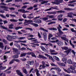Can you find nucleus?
Segmentation results:
<instances>
[{"label": "nucleus", "instance_id": "f257e3e1", "mask_svg": "<svg viewBox=\"0 0 76 76\" xmlns=\"http://www.w3.org/2000/svg\"><path fill=\"white\" fill-rule=\"evenodd\" d=\"M62 2H63V0H56L54 2H52V3L53 4H59Z\"/></svg>", "mask_w": 76, "mask_h": 76}, {"label": "nucleus", "instance_id": "f03ea898", "mask_svg": "<svg viewBox=\"0 0 76 76\" xmlns=\"http://www.w3.org/2000/svg\"><path fill=\"white\" fill-rule=\"evenodd\" d=\"M67 17H69V18H73V16H76V14H73V12H69L67 14Z\"/></svg>", "mask_w": 76, "mask_h": 76}, {"label": "nucleus", "instance_id": "7ed1b4c3", "mask_svg": "<svg viewBox=\"0 0 76 76\" xmlns=\"http://www.w3.org/2000/svg\"><path fill=\"white\" fill-rule=\"evenodd\" d=\"M63 37H61V38L63 40H64V41H66V42H69V39H67L66 37H67V36L66 35H63Z\"/></svg>", "mask_w": 76, "mask_h": 76}, {"label": "nucleus", "instance_id": "20e7f679", "mask_svg": "<svg viewBox=\"0 0 76 76\" xmlns=\"http://www.w3.org/2000/svg\"><path fill=\"white\" fill-rule=\"evenodd\" d=\"M0 27L1 28H2V29H5V30H7V31L8 32H12V31L11 30H9L7 29V28L5 27L4 26H3L2 25L0 26Z\"/></svg>", "mask_w": 76, "mask_h": 76}, {"label": "nucleus", "instance_id": "39448f33", "mask_svg": "<svg viewBox=\"0 0 76 76\" xmlns=\"http://www.w3.org/2000/svg\"><path fill=\"white\" fill-rule=\"evenodd\" d=\"M12 36H10L9 35H8L7 37H6L7 40H8L9 41H12Z\"/></svg>", "mask_w": 76, "mask_h": 76}, {"label": "nucleus", "instance_id": "423d86ee", "mask_svg": "<svg viewBox=\"0 0 76 76\" xmlns=\"http://www.w3.org/2000/svg\"><path fill=\"white\" fill-rule=\"evenodd\" d=\"M40 47L43 51L45 52V53H48V50L44 46H40Z\"/></svg>", "mask_w": 76, "mask_h": 76}, {"label": "nucleus", "instance_id": "0eeeda50", "mask_svg": "<svg viewBox=\"0 0 76 76\" xmlns=\"http://www.w3.org/2000/svg\"><path fill=\"white\" fill-rule=\"evenodd\" d=\"M63 16V15L62 14H60L57 17L58 20L60 21H61L63 20V18H61Z\"/></svg>", "mask_w": 76, "mask_h": 76}, {"label": "nucleus", "instance_id": "6e6552de", "mask_svg": "<svg viewBox=\"0 0 76 76\" xmlns=\"http://www.w3.org/2000/svg\"><path fill=\"white\" fill-rule=\"evenodd\" d=\"M57 44L58 45L61 46V45H63V43L62 42L58 41V40L57 39L56 40Z\"/></svg>", "mask_w": 76, "mask_h": 76}, {"label": "nucleus", "instance_id": "1a4fd4ad", "mask_svg": "<svg viewBox=\"0 0 76 76\" xmlns=\"http://www.w3.org/2000/svg\"><path fill=\"white\" fill-rule=\"evenodd\" d=\"M64 70L65 72H66L68 73H72V71L70 68H68L67 70L64 69Z\"/></svg>", "mask_w": 76, "mask_h": 76}, {"label": "nucleus", "instance_id": "9d476101", "mask_svg": "<svg viewBox=\"0 0 76 76\" xmlns=\"http://www.w3.org/2000/svg\"><path fill=\"white\" fill-rule=\"evenodd\" d=\"M38 58H43V59H45L46 60L47 59V57L41 55H39Z\"/></svg>", "mask_w": 76, "mask_h": 76}, {"label": "nucleus", "instance_id": "9b49d317", "mask_svg": "<svg viewBox=\"0 0 76 76\" xmlns=\"http://www.w3.org/2000/svg\"><path fill=\"white\" fill-rule=\"evenodd\" d=\"M0 7L1 8H3L4 9V10H5V11H8V10L7 9L9 8L8 7H6L5 6H0Z\"/></svg>", "mask_w": 76, "mask_h": 76}, {"label": "nucleus", "instance_id": "f8f14e48", "mask_svg": "<svg viewBox=\"0 0 76 76\" xmlns=\"http://www.w3.org/2000/svg\"><path fill=\"white\" fill-rule=\"evenodd\" d=\"M16 72L18 75H19V76H23V75H22V73H21V72H20L19 70H17Z\"/></svg>", "mask_w": 76, "mask_h": 76}, {"label": "nucleus", "instance_id": "ddd939ff", "mask_svg": "<svg viewBox=\"0 0 76 76\" xmlns=\"http://www.w3.org/2000/svg\"><path fill=\"white\" fill-rule=\"evenodd\" d=\"M53 37V35L51 34V33H49L48 35V41H50V39H51V37Z\"/></svg>", "mask_w": 76, "mask_h": 76}, {"label": "nucleus", "instance_id": "4468645a", "mask_svg": "<svg viewBox=\"0 0 76 76\" xmlns=\"http://www.w3.org/2000/svg\"><path fill=\"white\" fill-rule=\"evenodd\" d=\"M71 50H72V49H68L67 51H65L64 53H66V54L67 55H68V54H69L70 53V52L71 51Z\"/></svg>", "mask_w": 76, "mask_h": 76}, {"label": "nucleus", "instance_id": "2eb2a0df", "mask_svg": "<svg viewBox=\"0 0 76 76\" xmlns=\"http://www.w3.org/2000/svg\"><path fill=\"white\" fill-rule=\"evenodd\" d=\"M64 10H65L72 11V10H75L74 9H72V8H65L64 9Z\"/></svg>", "mask_w": 76, "mask_h": 76}, {"label": "nucleus", "instance_id": "dca6fc26", "mask_svg": "<svg viewBox=\"0 0 76 76\" xmlns=\"http://www.w3.org/2000/svg\"><path fill=\"white\" fill-rule=\"evenodd\" d=\"M42 67L43 69H45V67H46V66H45L46 64L45 62L44 61H42Z\"/></svg>", "mask_w": 76, "mask_h": 76}, {"label": "nucleus", "instance_id": "f3484780", "mask_svg": "<svg viewBox=\"0 0 76 76\" xmlns=\"http://www.w3.org/2000/svg\"><path fill=\"white\" fill-rule=\"evenodd\" d=\"M35 23H41V20L38 19L37 20H35L34 21Z\"/></svg>", "mask_w": 76, "mask_h": 76}, {"label": "nucleus", "instance_id": "a211bd4d", "mask_svg": "<svg viewBox=\"0 0 76 76\" xmlns=\"http://www.w3.org/2000/svg\"><path fill=\"white\" fill-rule=\"evenodd\" d=\"M4 47V45H3V43L2 42H0V48H1V49L3 50Z\"/></svg>", "mask_w": 76, "mask_h": 76}, {"label": "nucleus", "instance_id": "6ab92c4d", "mask_svg": "<svg viewBox=\"0 0 76 76\" xmlns=\"http://www.w3.org/2000/svg\"><path fill=\"white\" fill-rule=\"evenodd\" d=\"M39 2H42L41 3V4H43L44 3H47V1H43V0H38Z\"/></svg>", "mask_w": 76, "mask_h": 76}, {"label": "nucleus", "instance_id": "aec40b11", "mask_svg": "<svg viewBox=\"0 0 76 76\" xmlns=\"http://www.w3.org/2000/svg\"><path fill=\"white\" fill-rule=\"evenodd\" d=\"M58 64V65H59V66H65V64L63 63H61V62H57V63Z\"/></svg>", "mask_w": 76, "mask_h": 76}, {"label": "nucleus", "instance_id": "412c9836", "mask_svg": "<svg viewBox=\"0 0 76 76\" xmlns=\"http://www.w3.org/2000/svg\"><path fill=\"white\" fill-rule=\"evenodd\" d=\"M39 30H40L41 31H45V32H48V31L47 30L44 29V28L41 27L39 28Z\"/></svg>", "mask_w": 76, "mask_h": 76}, {"label": "nucleus", "instance_id": "4be33fe9", "mask_svg": "<svg viewBox=\"0 0 76 76\" xmlns=\"http://www.w3.org/2000/svg\"><path fill=\"white\" fill-rule=\"evenodd\" d=\"M57 29L58 30V31H59V32L60 34H64V33L63 32V31H61V30L60 29V28L58 27H57Z\"/></svg>", "mask_w": 76, "mask_h": 76}, {"label": "nucleus", "instance_id": "5701e85b", "mask_svg": "<svg viewBox=\"0 0 76 76\" xmlns=\"http://www.w3.org/2000/svg\"><path fill=\"white\" fill-rule=\"evenodd\" d=\"M62 61L65 64H66V62L67 61V58H64L62 59Z\"/></svg>", "mask_w": 76, "mask_h": 76}, {"label": "nucleus", "instance_id": "b1692460", "mask_svg": "<svg viewBox=\"0 0 76 76\" xmlns=\"http://www.w3.org/2000/svg\"><path fill=\"white\" fill-rule=\"evenodd\" d=\"M14 26V25L12 24L9 25V29H14V28H13Z\"/></svg>", "mask_w": 76, "mask_h": 76}, {"label": "nucleus", "instance_id": "393cba45", "mask_svg": "<svg viewBox=\"0 0 76 76\" xmlns=\"http://www.w3.org/2000/svg\"><path fill=\"white\" fill-rule=\"evenodd\" d=\"M28 64H29L30 65H33L34 64V61H28L27 62Z\"/></svg>", "mask_w": 76, "mask_h": 76}, {"label": "nucleus", "instance_id": "a878e982", "mask_svg": "<svg viewBox=\"0 0 76 76\" xmlns=\"http://www.w3.org/2000/svg\"><path fill=\"white\" fill-rule=\"evenodd\" d=\"M72 61L71 60V59H69L68 60L67 63L68 64H72Z\"/></svg>", "mask_w": 76, "mask_h": 76}, {"label": "nucleus", "instance_id": "bb28decb", "mask_svg": "<svg viewBox=\"0 0 76 76\" xmlns=\"http://www.w3.org/2000/svg\"><path fill=\"white\" fill-rule=\"evenodd\" d=\"M53 57L56 60H57V61H60V59L58 58L57 57H56V56H53Z\"/></svg>", "mask_w": 76, "mask_h": 76}, {"label": "nucleus", "instance_id": "cd10ccee", "mask_svg": "<svg viewBox=\"0 0 76 76\" xmlns=\"http://www.w3.org/2000/svg\"><path fill=\"white\" fill-rule=\"evenodd\" d=\"M21 12L22 13H29V12L28 11H25L24 9H22Z\"/></svg>", "mask_w": 76, "mask_h": 76}, {"label": "nucleus", "instance_id": "c85d7f7f", "mask_svg": "<svg viewBox=\"0 0 76 76\" xmlns=\"http://www.w3.org/2000/svg\"><path fill=\"white\" fill-rule=\"evenodd\" d=\"M49 59L50 60H51L53 62H54V61H54V59H53V57H52V56H49Z\"/></svg>", "mask_w": 76, "mask_h": 76}, {"label": "nucleus", "instance_id": "c756f323", "mask_svg": "<svg viewBox=\"0 0 76 76\" xmlns=\"http://www.w3.org/2000/svg\"><path fill=\"white\" fill-rule=\"evenodd\" d=\"M62 49V50H68L69 48H68V47H61Z\"/></svg>", "mask_w": 76, "mask_h": 76}, {"label": "nucleus", "instance_id": "7c9ffc66", "mask_svg": "<svg viewBox=\"0 0 76 76\" xmlns=\"http://www.w3.org/2000/svg\"><path fill=\"white\" fill-rule=\"evenodd\" d=\"M49 29L50 31L52 30H53V31H57V30L56 28H49Z\"/></svg>", "mask_w": 76, "mask_h": 76}, {"label": "nucleus", "instance_id": "2f4dec72", "mask_svg": "<svg viewBox=\"0 0 76 76\" xmlns=\"http://www.w3.org/2000/svg\"><path fill=\"white\" fill-rule=\"evenodd\" d=\"M46 17H49V19H50V18H54L55 17H54V15H47Z\"/></svg>", "mask_w": 76, "mask_h": 76}, {"label": "nucleus", "instance_id": "473e14b6", "mask_svg": "<svg viewBox=\"0 0 76 76\" xmlns=\"http://www.w3.org/2000/svg\"><path fill=\"white\" fill-rule=\"evenodd\" d=\"M42 20L43 21H45L46 20H47L48 19V18L47 17H45L44 18H42Z\"/></svg>", "mask_w": 76, "mask_h": 76}, {"label": "nucleus", "instance_id": "72a5a7b5", "mask_svg": "<svg viewBox=\"0 0 76 76\" xmlns=\"http://www.w3.org/2000/svg\"><path fill=\"white\" fill-rule=\"evenodd\" d=\"M23 71L24 73H25V74H27V71H26V69H25L24 68H23Z\"/></svg>", "mask_w": 76, "mask_h": 76}, {"label": "nucleus", "instance_id": "f704fd0d", "mask_svg": "<svg viewBox=\"0 0 76 76\" xmlns=\"http://www.w3.org/2000/svg\"><path fill=\"white\" fill-rule=\"evenodd\" d=\"M10 20L11 22H18V20H15L14 19H10Z\"/></svg>", "mask_w": 76, "mask_h": 76}, {"label": "nucleus", "instance_id": "c9c22d12", "mask_svg": "<svg viewBox=\"0 0 76 76\" xmlns=\"http://www.w3.org/2000/svg\"><path fill=\"white\" fill-rule=\"evenodd\" d=\"M22 28H23L22 27H17L15 28V30H18V29H22Z\"/></svg>", "mask_w": 76, "mask_h": 76}, {"label": "nucleus", "instance_id": "e433bc0d", "mask_svg": "<svg viewBox=\"0 0 76 76\" xmlns=\"http://www.w3.org/2000/svg\"><path fill=\"white\" fill-rule=\"evenodd\" d=\"M40 44L41 45H46V46L49 45V44H47L45 43H41Z\"/></svg>", "mask_w": 76, "mask_h": 76}, {"label": "nucleus", "instance_id": "4c0bfd02", "mask_svg": "<svg viewBox=\"0 0 76 76\" xmlns=\"http://www.w3.org/2000/svg\"><path fill=\"white\" fill-rule=\"evenodd\" d=\"M31 55L32 57H35V58H36L37 57L36 55H35L34 53L32 52H31Z\"/></svg>", "mask_w": 76, "mask_h": 76}, {"label": "nucleus", "instance_id": "58836bf2", "mask_svg": "<svg viewBox=\"0 0 76 76\" xmlns=\"http://www.w3.org/2000/svg\"><path fill=\"white\" fill-rule=\"evenodd\" d=\"M36 75L37 76H40V74L39 73V71L36 69Z\"/></svg>", "mask_w": 76, "mask_h": 76}, {"label": "nucleus", "instance_id": "ea45409f", "mask_svg": "<svg viewBox=\"0 0 76 76\" xmlns=\"http://www.w3.org/2000/svg\"><path fill=\"white\" fill-rule=\"evenodd\" d=\"M15 45L16 47H17L18 48H20V46L18 44H15Z\"/></svg>", "mask_w": 76, "mask_h": 76}, {"label": "nucleus", "instance_id": "a19ab883", "mask_svg": "<svg viewBox=\"0 0 76 76\" xmlns=\"http://www.w3.org/2000/svg\"><path fill=\"white\" fill-rule=\"evenodd\" d=\"M12 57L14 58H17L19 57V56L18 55H16L13 56Z\"/></svg>", "mask_w": 76, "mask_h": 76}, {"label": "nucleus", "instance_id": "79ce46f5", "mask_svg": "<svg viewBox=\"0 0 76 76\" xmlns=\"http://www.w3.org/2000/svg\"><path fill=\"white\" fill-rule=\"evenodd\" d=\"M56 70L58 71V72H61V69H60L58 67L56 68Z\"/></svg>", "mask_w": 76, "mask_h": 76}, {"label": "nucleus", "instance_id": "37998d69", "mask_svg": "<svg viewBox=\"0 0 76 76\" xmlns=\"http://www.w3.org/2000/svg\"><path fill=\"white\" fill-rule=\"evenodd\" d=\"M32 41H33L34 42H35V43H39V42H38L37 39H36L33 40Z\"/></svg>", "mask_w": 76, "mask_h": 76}, {"label": "nucleus", "instance_id": "c03bdc74", "mask_svg": "<svg viewBox=\"0 0 76 76\" xmlns=\"http://www.w3.org/2000/svg\"><path fill=\"white\" fill-rule=\"evenodd\" d=\"M17 38V36H12V39H15Z\"/></svg>", "mask_w": 76, "mask_h": 76}, {"label": "nucleus", "instance_id": "a18cd8bd", "mask_svg": "<svg viewBox=\"0 0 76 76\" xmlns=\"http://www.w3.org/2000/svg\"><path fill=\"white\" fill-rule=\"evenodd\" d=\"M70 69H71L72 70H75V68L73 66H70V68H69Z\"/></svg>", "mask_w": 76, "mask_h": 76}, {"label": "nucleus", "instance_id": "49530a36", "mask_svg": "<svg viewBox=\"0 0 76 76\" xmlns=\"http://www.w3.org/2000/svg\"><path fill=\"white\" fill-rule=\"evenodd\" d=\"M25 22H24L23 23V24H24V25H26V23H29L28 20H25Z\"/></svg>", "mask_w": 76, "mask_h": 76}, {"label": "nucleus", "instance_id": "de8ad7c7", "mask_svg": "<svg viewBox=\"0 0 76 76\" xmlns=\"http://www.w3.org/2000/svg\"><path fill=\"white\" fill-rule=\"evenodd\" d=\"M54 23H56V22L55 21H52L50 23H48V25H51V24H53Z\"/></svg>", "mask_w": 76, "mask_h": 76}, {"label": "nucleus", "instance_id": "09e8293b", "mask_svg": "<svg viewBox=\"0 0 76 76\" xmlns=\"http://www.w3.org/2000/svg\"><path fill=\"white\" fill-rule=\"evenodd\" d=\"M14 59H12V60L9 63L10 64H13V63H14Z\"/></svg>", "mask_w": 76, "mask_h": 76}, {"label": "nucleus", "instance_id": "8fccbe9b", "mask_svg": "<svg viewBox=\"0 0 76 76\" xmlns=\"http://www.w3.org/2000/svg\"><path fill=\"white\" fill-rule=\"evenodd\" d=\"M50 64L51 66H55V67H57V65L55 64H53V63H50Z\"/></svg>", "mask_w": 76, "mask_h": 76}, {"label": "nucleus", "instance_id": "3c124183", "mask_svg": "<svg viewBox=\"0 0 76 76\" xmlns=\"http://www.w3.org/2000/svg\"><path fill=\"white\" fill-rule=\"evenodd\" d=\"M0 16L2 18H4V19H6V17H5L4 15H3L0 14Z\"/></svg>", "mask_w": 76, "mask_h": 76}, {"label": "nucleus", "instance_id": "603ef678", "mask_svg": "<svg viewBox=\"0 0 76 76\" xmlns=\"http://www.w3.org/2000/svg\"><path fill=\"white\" fill-rule=\"evenodd\" d=\"M47 13L49 14V15H50L51 14H54V12H48Z\"/></svg>", "mask_w": 76, "mask_h": 76}, {"label": "nucleus", "instance_id": "864d4df0", "mask_svg": "<svg viewBox=\"0 0 76 76\" xmlns=\"http://www.w3.org/2000/svg\"><path fill=\"white\" fill-rule=\"evenodd\" d=\"M20 60H21L22 61H26V58H21L20 59Z\"/></svg>", "mask_w": 76, "mask_h": 76}, {"label": "nucleus", "instance_id": "5fc2aeb1", "mask_svg": "<svg viewBox=\"0 0 76 76\" xmlns=\"http://www.w3.org/2000/svg\"><path fill=\"white\" fill-rule=\"evenodd\" d=\"M76 2V0H73L71 1H70L69 2V3H74Z\"/></svg>", "mask_w": 76, "mask_h": 76}, {"label": "nucleus", "instance_id": "6e6d98bb", "mask_svg": "<svg viewBox=\"0 0 76 76\" xmlns=\"http://www.w3.org/2000/svg\"><path fill=\"white\" fill-rule=\"evenodd\" d=\"M38 35L39 38H41V34H40V33H39V32H38Z\"/></svg>", "mask_w": 76, "mask_h": 76}, {"label": "nucleus", "instance_id": "4d7b16f0", "mask_svg": "<svg viewBox=\"0 0 76 76\" xmlns=\"http://www.w3.org/2000/svg\"><path fill=\"white\" fill-rule=\"evenodd\" d=\"M68 6H71V7H74L75 5L73 4H68Z\"/></svg>", "mask_w": 76, "mask_h": 76}, {"label": "nucleus", "instance_id": "13d9d810", "mask_svg": "<svg viewBox=\"0 0 76 76\" xmlns=\"http://www.w3.org/2000/svg\"><path fill=\"white\" fill-rule=\"evenodd\" d=\"M65 12V11H63L61 10L58 11H57V12H58V13H64Z\"/></svg>", "mask_w": 76, "mask_h": 76}, {"label": "nucleus", "instance_id": "bf43d9fd", "mask_svg": "<svg viewBox=\"0 0 76 76\" xmlns=\"http://www.w3.org/2000/svg\"><path fill=\"white\" fill-rule=\"evenodd\" d=\"M26 53L22 54H21V57H24L26 56Z\"/></svg>", "mask_w": 76, "mask_h": 76}, {"label": "nucleus", "instance_id": "052dcab7", "mask_svg": "<svg viewBox=\"0 0 76 76\" xmlns=\"http://www.w3.org/2000/svg\"><path fill=\"white\" fill-rule=\"evenodd\" d=\"M25 38H26V37H21L18 38L19 39H25Z\"/></svg>", "mask_w": 76, "mask_h": 76}, {"label": "nucleus", "instance_id": "680f3d73", "mask_svg": "<svg viewBox=\"0 0 76 76\" xmlns=\"http://www.w3.org/2000/svg\"><path fill=\"white\" fill-rule=\"evenodd\" d=\"M26 29H28V30H30V31H33V29L31 28H26Z\"/></svg>", "mask_w": 76, "mask_h": 76}, {"label": "nucleus", "instance_id": "e2e57ef3", "mask_svg": "<svg viewBox=\"0 0 76 76\" xmlns=\"http://www.w3.org/2000/svg\"><path fill=\"white\" fill-rule=\"evenodd\" d=\"M67 20V19L66 18H65L63 20V22H66Z\"/></svg>", "mask_w": 76, "mask_h": 76}, {"label": "nucleus", "instance_id": "0e129e2a", "mask_svg": "<svg viewBox=\"0 0 76 76\" xmlns=\"http://www.w3.org/2000/svg\"><path fill=\"white\" fill-rule=\"evenodd\" d=\"M71 31H72L73 32H76V30H75L73 28H71Z\"/></svg>", "mask_w": 76, "mask_h": 76}, {"label": "nucleus", "instance_id": "69168bd1", "mask_svg": "<svg viewBox=\"0 0 76 76\" xmlns=\"http://www.w3.org/2000/svg\"><path fill=\"white\" fill-rule=\"evenodd\" d=\"M53 70H56V67L52 68L50 69V71H53Z\"/></svg>", "mask_w": 76, "mask_h": 76}, {"label": "nucleus", "instance_id": "338daca9", "mask_svg": "<svg viewBox=\"0 0 76 76\" xmlns=\"http://www.w3.org/2000/svg\"><path fill=\"white\" fill-rule=\"evenodd\" d=\"M47 36H43V38L45 41H47Z\"/></svg>", "mask_w": 76, "mask_h": 76}, {"label": "nucleus", "instance_id": "774afa93", "mask_svg": "<svg viewBox=\"0 0 76 76\" xmlns=\"http://www.w3.org/2000/svg\"><path fill=\"white\" fill-rule=\"evenodd\" d=\"M73 65L74 66V67H76V63H75V62L73 63Z\"/></svg>", "mask_w": 76, "mask_h": 76}]
</instances>
